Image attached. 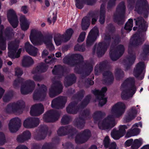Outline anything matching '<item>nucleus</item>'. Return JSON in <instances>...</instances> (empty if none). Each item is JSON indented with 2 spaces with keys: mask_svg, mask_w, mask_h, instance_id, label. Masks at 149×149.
I'll use <instances>...</instances> for the list:
<instances>
[{
  "mask_svg": "<svg viewBox=\"0 0 149 149\" xmlns=\"http://www.w3.org/2000/svg\"><path fill=\"white\" fill-rule=\"evenodd\" d=\"M92 63L86 61L84 63V77L89 75L93 70Z\"/></svg>",
  "mask_w": 149,
  "mask_h": 149,
  "instance_id": "obj_30",
  "label": "nucleus"
},
{
  "mask_svg": "<svg viewBox=\"0 0 149 149\" xmlns=\"http://www.w3.org/2000/svg\"><path fill=\"white\" fill-rule=\"evenodd\" d=\"M24 105L25 103L23 101H19L16 103L9 104L7 106L6 110L8 112H13L19 114L22 112V108Z\"/></svg>",
  "mask_w": 149,
  "mask_h": 149,
  "instance_id": "obj_9",
  "label": "nucleus"
},
{
  "mask_svg": "<svg viewBox=\"0 0 149 149\" xmlns=\"http://www.w3.org/2000/svg\"><path fill=\"white\" fill-rule=\"evenodd\" d=\"M111 38L109 34L103 35L104 42L96 44L93 49V54H96L98 57H101L104 54L107 50L108 46L110 42H112L111 50L109 52L110 56L111 59L116 61L123 54L125 51V47L123 45H119L116 47L114 45L118 43L120 41L118 36L113 35Z\"/></svg>",
  "mask_w": 149,
  "mask_h": 149,
  "instance_id": "obj_1",
  "label": "nucleus"
},
{
  "mask_svg": "<svg viewBox=\"0 0 149 149\" xmlns=\"http://www.w3.org/2000/svg\"><path fill=\"white\" fill-rule=\"evenodd\" d=\"M75 141L78 143H83V134H79L77 135L76 137Z\"/></svg>",
  "mask_w": 149,
  "mask_h": 149,
  "instance_id": "obj_44",
  "label": "nucleus"
},
{
  "mask_svg": "<svg viewBox=\"0 0 149 149\" xmlns=\"http://www.w3.org/2000/svg\"><path fill=\"white\" fill-rule=\"evenodd\" d=\"M29 38L31 42L34 45H40L44 42L47 47L50 50H52L54 49L52 42V36L45 38L40 31L33 29L31 31Z\"/></svg>",
  "mask_w": 149,
  "mask_h": 149,
  "instance_id": "obj_4",
  "label": "nucleus"
},
{
  "mask_svg": "<svg viewBox=\"0 0 149 149\" xmlns=\"http://www.w3.org/2000/svg\"><path fill=\"white\" fill-rule=\"evenodd\" d=\"M59 115L52 110L48 111L43 116L44 120L47 122L54 121L57 120Z\"/></svg>",
  "mask_w": 149,
  "mask_h": 149,
  "instance_id": "obj_18",
  "label": "nucleus"
},
{
  "mask_svg": "<svg viewBox=\"0 0 149 149\" xmlns=\"http://www.w3.org/2000/svg\"><path fill=\"white\" fill-rule=\"evenodd\" d=\"M127 128V127L125 125H120L119 127V130H118L123 136L126 132L125 129Z\"/></svg>",
  "mask_w": 149,
  "mask_h": 149,
  "instance_id": "obj_42",
  "label": "nucleus"
},
{
  "mask_svg": "<svg viewBox=\"0 0 149 149\" xmlns=\"http://www.w3.org/2000/svg\"><path fill=\"white\" fill-rule=\"evenodd\" d=\"M135 80L133 78H129L125 80L121 85V97L123 100H127L132 97L136 91L134 85Z\"/></svg>",
  "mask_w": 149,
  "mask_h": 149,
  "instance_id": "obj_5",
  "label": "nucleus"
},
{
  "mask_svg": "<svg viewBox=\"0 0 149 149\" xmlns=\"http://www.w3.org/2000/svg\"><path fill=\"white\" fill-rule=\"evenodd\" d=\"M148 9L149 7L146 0H138L136 3V9L137 10H140L141 8L144 10Z\"/></svg>",
  "mask_w": 149,
  "mask_h": 149,
  "instance_id": "obj_28",
  "label": "nucleus"
},
{
  "mask_svg": "<svg viewBox=\"0 0 149 149\" xmlns=\"http://www.w3.org/2000/svg\"><path fill=\"white\" fill-rule=\"evenodd\" d=\"M35 86L34 82L31 80L26 81L21 87V92L22 94H26L32 91Z\"/></svg>",
  "mask_w": 149,
  "mask_h": 149,
  "instance_id": "obj_12",
  "label": "nucleus"
},
{
  "mask_svg": "<svg viewBox=\"0 0 149 149\" xmlns=\"http://www.w3.org/2000/svg\"><path fill=\"white\" fill-rule=\"evenodd\" d=\"M118 130L113 131L111 133V136L114 139L118 140L123 136Z\"/></svg>",
  "mask_w": 149,
  "mask_h": 149,
  "instance_id": "obj_37",
  "label": "nucleus"
},
{
  "mask_svg": "<svg viewBox=\"0 0 149 149\" xmlns=\"http://www.w3.org/2000/svg\"><path fill=\"white\" fill-rule=\"evenodd\" d=\"M56 17L55 16V15L53 14L52 17H50L48 18V20L50 23H51L52 22L54 23L56 21Z\"/></svg>",
  "mask_w": 149,
  "mask_h": 149,
  "instance_id": "obj_56",
  "label": "nucleus"
},
{
  "mask_svg": "<svg viewBox=\"0 0 149 149\" xmlns=\"http://www.w3.org/2000/svg\"><path fill=\"white\" fill-rule=\"evenodd\" d=\"M15 75L17 77L21 76L23 74L22 70L18 68H16L15 69Z\"/></svg>",
  "mask_w": 149,
  "mask_h": 149,
  "instance_id": "obj_53",
  "label": "nucleus"
},
{
  "mask_svg": "<svg viewBox=\"0 0 149 149\" xmlns=\"http://www.w3.org/2000/svg\"><path fill=\"white\" fill-rule=\"evenodd\" d=\"M34 61L33 59L29 56H24L22 60V65L24 67H28L33 64Z\"/></svg>",
  "mask_w": 149,
  "mask_h": 149,
  "instance_id": "obj_29",
  "label": "nucleus"
},
{
  "mask_svg": "<svg viewBox=\"0 0 149 149\" xmlns=\"http://www.w3.org/2000/svg\"><path fill=\"white\" fill-rule=\"evenodd\" d=\"M7 17L9 22L14 28H16L18 26L19 21L16 13L13 9H10L8 11Z\"/></svg>",
  "mask_w": 149,
  "mask_h": 149,
  "instance_id": "obj_11",
  "label": "nucleus"
},
{
  "mask_svg": "<svg viewBox=\"0 0 149 149\" xmlns=\"http://www.w3.org/2000/svg\"><path fill=\"white\" fill-rule=\"evenodd\" d=\"M84 19L86 20V22H84V30L88 29L90 25V18L87 17H86Z\"/></svg>",
  "mask_w": 149,
  "mask_h": 149,
  "instance_id": "obj_52",
  "label": "nucleus"
},
{
  "mask_svg": "<svg viewBox=\"0 0 149 149\" xmlns=\"http://www.w3.org/2000/svg\"><path fill=\"white\" fill-rule=\"evenodd\" d=\"M20 42L19 39L16 40L15 42L9 43L8 44V56L12 58H18L21 52V49H19L17 52L18 47V44Z\"/></svg>",
  "mask_w": 149,
  "mask_h": 149,
  "instance_id": "obj_7",
  "label": "nucleus"
},
{
  "mask_svg": "<svg viewBox=\"0 0 149 149\" xmlns=\"http://www.w3.org/2000/svg\"><path fill=\"white\" fill-rule=\"evenodd\" d=\"M39 123V120L38 118H29L25 120L23 125L26 128H32L37 126Z\"/></svg>",
  "mask_w": 149,
  "mask_h": 149,
  "instance_id": "obj_17",
  "label": "nucleus"
},
{
  "mask_svg": "<svg viewBox=\"0 0 149 149\" xmlns=\"http://www.w3.org/2000/svg\"><path fill=\"white\" fill-rule=\"evenodd\" d=\"M136 25L139 26V30L141 31L144 32L146 31L148 27V24L144 21L143 17H138L134 19Z\"/></svg>",
  "mask_w": 149,
  "mask_h": 149,
  "instance_id": "obj_20",
  "label": "nucleus"
},
{
  "mask_svg": "<svg viewBox=\"0 0 149 149\" xmlns=\"http://www.w3.org/2000/svg\"><path fill=\"white\" fill-rule=\"evenodd\" d=\"M68 130V127H60L58 130L57 132L59 135H63L65 134L64 132Z\"/></svg>",
  "mask_w": 149,
  "mask_h": 149,
  "instance_id": "obj_45",
  "label": "nucleus"
},
{
  "mask_svg": "<svg viewBox=\"0 0 149 149\" xmlns=\"http://www.w3.org/2000/svg\"><path fill=\"white\" fill-rule=\"evenodd\" d=\"M106 65V63L105 62H103L99 64H97L95 68V74L96 75H99L103 70L104 72L103 73V80L104 82V83L106 84H110L113 82V77L110 72L104 71Z\"/></svg>",
  "mask_w": 149,
  "mask_h": 149,
  "instance_id": "obj_6",
  "label": "nucleus"
},
{
  "mask_svg": "<svg viewBox=\"0 0 149 149\" xmlns=\"http://www.w3.org/2000/svg\"><path fill=\"white\" fill-rule=\"evenodd\" d=\"M92 24H94L96 22L98 17V15L96 13H94L92 15Z\"/></svg>",
  "mask_w": 149,
  "mask_h": 149,
  "instance_id": "obj_54",
  "label": "nucleus"
},
{
  "mask_svg": "<svg viewBox=\"0 0 149 149\" xmlns=\"http://www.w3.org/2000/svg\"><path fill=\"white\" fill-rule=\"evenodd\" d=\"M105 4L103 3L102 4L101 6L100 18L99 19V22L101 24H103L105 22Z\"/></svg>",
  "mask_w": 149,
  "mask_h": 149,
  "instance_id": "obj_31",
  "label": "nucleus"
},
{
  "mask_svg": "<svg viewBox=\"0 0 149 149\" xmlns=\"http://www.w3.org/2000/svg\"><path fill=\"white\" fill-rule=\"evenodd\" d=\"M142 144V140L140 138L135 139L131 147L132 149H138Z\"/></svg>",
  "mask_w": 149,
  "mask_h": 149,
  "instance_id": "obj_34",
  "label": "nucleus"
},
{
  "mask_svg": "<svg viewBox=\"0 0 149 149\" xmlns=\"http://www.w3.org/2000/svg\"><path fill=\"white\" fill-rule=\"evenodd\" d=\"M48 54V51L46 50H44L42 54V56L43 58H45V56H47Z\"/></svg>",
  "mask_w": 149,
  "mask_h": 149,
  "instance_id": "obj_63",
  "label": "nucleus"
},
{
  "mask_svg": "<svg viewBox=\"0 0 149 149\" xmlns=\"http://www.w3.org/2000/svg\"><path fill=\"white\" fill-rule=\"evenodd\" d=\"M104 146L106 148L110 147L109 139L108 136H106L104 140Z\"/></svg>",
  "mask_w": 149,
  "mask_h": 149,
  "instance_id": "obj_48",
  "label": "nucleus"
},
{
  "mask_svg": "<svg viewBox=\"0 0 149 149\" xmlns=\"http://www.w3.org/2000/svg\"><path fill=\"white\" fill-rule=\"evenodd\" d=\"M25 47L26 51L31 56H36L38 53V49L30 45L29 42L25 43Z\"/></svg>",
  "mask_w": 149,
  "mask_h": 149,
  "instance_id": "obj_24",
  "label": "nucleus"
},
{
  "mask_svg": "<svg viewBox=\"0 0 149 149\" xmlns=\"http://www.w3.org/2000/svg\"><path fill=\"white\" fill-rule=\"evenodd\" d=\"M84 115H80L79 119L77 120V126L79 128H81V126L83 125L84 121Z\"/></svg>",
  "mask_w": 149,
  "mask_h": 149,
  "instance_id": "obj_43",
  "label": "nucleus"
},
{
  "mask_svg": "<svg viewBox=\"0 0 149 149\" xmlns=\"http://www.w3.org/2000/svg\"><path fill=\"white\" fill-rule=\"evenodd\" d=\"M133 141V140L132 139L127 140L125 142V145L127 146H130L132 144Z\"/></svg>",
  "mask_w": 149,
  "mask_h": 149,
  "instance_id": "obj_61",
  "label": "nucleus"
},
{
  "mask_svg": "<svg viewBox=\"0 0 149 149\" xmlns=\"http://www.w3.org/2000/svg\"><path fill=\"white\" fill-rule=\"evenodd\" d=\"M114 19L115 21L117 22L119 24H122L124 22L123 18L119 15L114 14L113 16Z\"/></svg>",
  "mask_w": 149,
  "mask_h": 149,
  "instance_id": "obj_38",
  "label": "nucleus"
},
{
  "mask_svg": "<svg viewBox=\"0 0 149 149\" xmlns=\"http://www.w3.org/2000/svg\"><path fill=\"white\" fill-rule=\"evenodd\" d=\"M70 120V118L68 116L65 115L63 116L61 120V122L63 124H68Z\"/></svg>",
  "mask_w": 149,
  "mask_h": 149,
  "instance_id": "obj_49",
  "label": "nucleus"
},
{
  "mask_svg": "<svg viewBox=\"0 0 149 149\" xmlns=\"http://www.w3.org/2000/svg\"><path fill=\"white\" fill-rule=\"evenodd\" d=\"M21 125V120L17 118L11 119L9 124V127L10 131L15 132L18 130Z\"/></svg>",
  "mask_w": 149,
  "mask_h": 149,
  "instance_id": "obj_19",
  "label": "nucleus"
},
{
  "mask_svg": "<svg viewBox=\"0 0 149 149\" xmlns=\"http://www.w3.org/2000/svg\"><path fill=\"white\" fill-rule=\"evenodd\" d=\"M62 86L61 84L56 87H52L49 90V95L51 97H54L57 94L61 93L62 90Z\"/></svg>",
  "mask_w": 149,
  "mask_h": 149,
  "instance_id": "obj_25",
  "label": "nucleus"
},
{
  "mask_svg": "<svg viewBox=\"0 0 149 149\" xmlns=\"http://www.w3.org/2000/svg\"><path fill=\"white\" fill-rule=\"evenodd\" d=\"M99 36V30L97 28L94 27L90 31L87 37L86 44L88 46L91 45Z\"/></svg>",
  "mask_w": 149,
  "mask_h": 149,
  "instance_id": "obj_13",
  "label": "nucleus"
},
{
  "mask_svg": "<svg viewBox=\"0 0 149 149\" xmlns=\"http://www.w3.org/2000/svg\"><path fill=\"white\" fill-rule=\"evenodd\" d=\"M149 52V45L145 44L143 46V52L141 54L142 58L144 60L148 59V54Z\"/></svg>",
  "mask_w": 149,
  "mask_h": 149,
  "instance_id": "obj_32",
  "label": "nucleus"
},
{
  "mask_svg": "<svg viewBox=\"0 0 149 149\" xmlns=\"http://www.w3.org/2000/svg\"><path fill=\"white\" fill-rule=\"evenodd\" d=\"M20 25L21 29L23 31L27 30L29 28L31 21L27 19L24 15H21L19 18Z\"/></svg>",
  "mask_w": 149,
  "mask_h": 149,
  "instance_id": "obj_23",
  "label": "nucleus"
},
{
  "mask_svg": "<svg viewBox=\"0 0 149 149\" xmlns=\"http://www.w3.org/2000/svg\"><path fill=\"white\" fill-rule=\"evenodd\" d=\"M125 104L121 102L115 104L111 108L110 114L104 118L100 120L98 123L99 128L101 130L111 129L116 123L115 118L121 116L125 112Z\"/></svg>",
  "mask_w": 149,
  "mask_h": 149,
  "instance_id": "obj_2",
  "label": "nucleus"
},
{
  "mask_svg": "<svg viewBox=\"0 0 149 149\" xmlns=\"http://www.w3.org/2000/svg\"><path fill=\"white\" fill-rule=\"evenodd\" d=\"M91 136L90 131L88 130H84V142L87 141Z\"/></svg>",
  "mask_w": 149,
  "mask_h": 149,
  "instance_id": "obj_46",
  "label": "nucleus"
},
{
  "mask_svg": "<svg viewBox=\"0 0 149 149\" xmlns=\"http://www.w3.org/2000/svg\"><path fill=\"white\" fill-rule=\"evenodd\" d=\"M116 0H109L108 3L107 7L108 10L111 9L115 5Z\"/></svg>",
  "mask_w": 149,
  "mask_h": 149,
  "instance_id": "obj_50",
  "label": "nucleus"
},
{
  "mask_svg": "<svg viewBox=\"0 0 149 149\" xmlns=\"http://www.w3.org/2000/svg\"><path fill=\"white\" fill-rule=\"evenodd\" d=\"M133 19H129L125 25V29L129 31H131L133 26Z\"/></svg>",
  "mask_w": 149,
  "mask_h": 149,
  "instance_id": "obj_39",
  "label": "nucleus"
},
{
  "mask_svg": "<svg viewBox=\"0 0 149 149\" xmlns=\"http://www.w3.org/2000/svg\"><path fill=\"white\" fill-rule=\"evenodd\" d=\"M91 99V96L88 95L84 99V106L87 105Z\"/></svg>",
  "mask_w": 149,
  "mask_h": 149,
  "instance_id": "obj_60",
  "label": "nucleus"
},
{
  "mask_svg": "<svg viewBox=\"0 0 149 149\" xmlns=\"http://www.w3.org/2000/svg\"><path fill=\"white\" fill-rule=\"evenodd\" d=\"M107 90V88L104 87L102 88L101 91L95 90L93 91V93L96 96L99 102V105L101 107L105 104L107 101V98L104 96V93L106 92Z\"/></svg>",
  "mask_w": 149,
  "mask_h": 149,
  "instance_id": "obj_10",
  "label": "nucleus"
},
{
  "mask_svg": "<svg viewBox=\"0 0 149 149\" xmlns=\"http://www.w3.org/2000/svg\"><path fill=\"white\" fill-rule=\"evenodd\" d=\"M54 58H52L50 56H48V58L45 59V62L47 63H52L54 61Z\"/></svg>",
  "mask_w": 149,
  "mask_h": 149,
  "instance_id": "obj_58",
  "label": "nucleus"
},
{
  "mask_svg": "<svg viewBox=\"0 0 149 149\" xmlns=\"http://www.w3.org/2000/svg\"><path fill=\"white\" fill-rule=\"evenodd\" d=\"M47 88L45 86L42 85L38 90L35 91L33 94V98L35 100H43L46 94Z\"/></svg>",
  "mask_w": 149,
  "mask_h": 149,
  "instance_id": "obj_15",
  "label": "nucleus"
},
{
  "mask_svg": "<svg viewBox=\"0 0 149 149\" xmlns=\"http://www.w3.org/2000/svg\"><path fill=\"white\" fill-rule=\"evenodd\" d=\"M146 39L145 36L138 37L137 34H135L131 38L129 46L128 53L129 57L124 60L123 63L126 69H128L130 66L134 63L136 58L134 47L139 45H141Z\"/></svg>",
  "mask_w": 149,
  "mask_h": 149,
  "instance_id": "obj_3",
  "label": "nucleus"
},
{
  "mask_svg": "<svg viewBox=\"0 0 149 149\" xmlns=\"http://www.w3.org/2000/svg\"><path fill=\"white\" fill-rule=\"evenodd\" d=\"M67 112L69 113L75 114L77 113V110L74 103L70 104L66 108Z\"/></svg>",
  "mask_w": 149,
  "mask_h": 149,
  "instance_id": "obj_33",
  "label": "nucleus"
},
{
  "mask_svg": "<svg viewBox=\"0 0 149 149\" xmlns=\"http://www.w3.org/2000/svg\"><path fill=\"white\" fill-rule=\"evenodd\" d=\"M84 40V33L82 32L80 34L78 39V41L79 42H83Z\"/></svg>",
  "mask_w": 149,
  "mask_h": 149,
  "instance_id": "obj_59",
  "label": "nucleus"
},
{
  "mask_svg": "<svg viewBox=\"0 0 149 149\" xmlns=\"http://www.w3.org/2000/svg\"><path fill=\"white\" fill-rule=\"evenodd\" d=\"M44 107L41 104L33 105L31 108L30 114L32 116H38L43 113Z\"/></svg>",
  "mask_w": 149,
  "mask_h": 149,
  "instance_id": "obj_21",
  "label": "nucleus"
},
{
  "mask_svg": "<svg viewBox=\"0 0 149 149\" xmlns=\"http://www.w3.org/2000/svg\"><path fill=\"white\" fill-rule=\"evenodd\" d=\"M31 134L28 131L24 132L22 135H19L17 138L18 141L22 142L25 141L30 139L31 137Z\"/></svg>",
  "mask_w": 149,
  "mask_h": 149,
  "instance_id": "obj_27",
  "label": "nucleus"
},
{
  "mask_svg": "<svg viewBox=\"0 0 149 149\" xmlns=\"http://www.w3.org/2000/svg\"><path fill=\"white\" fill-rule=\"evenodd\" d=\"M16 149H28L25 146L19 145L17 147Z\"/></svg>",
  "mask_w": 149,
  "mask_h": 149,
  "instance_id": "obj_64",
  "label": "nucleus"
},
{
  "mask_svg": "<svg viewBox=\"0 0 149 149\" xmlns=\"http://www.w3.org/2000/svg\"><path fill=\"white\" fill-rule=\"evenodd\" d=\"M145 68L144 64L143 62H139L136 65L134 70V75L136 77H138L140 75H141V77H139V79H142L144 76V72L143 70Z\"/></svg>",
  "mask_w": 149,
  "mask_h": 149,
  "instance_id": "obj_14",
  "label": "nucleus"
},
{
  "mask_svg": "<svg viewBox=\"0 0 149 149\" xmlns=\"http://www.w3.org/2000/svg\"><path fill=\"white\" fill-rule=\"evenodd\" d=\"M106 115V113L104 112H102L100 111H97L95 112L93 114V117L94 120L95 122L99 120L100 118Z\"/></svg>",
  "mask_w": 149,
  "mask_h": 149,
  "instance_id": "obj_35",
  "label": "nucleus"
},
{
  "mask_svg": "<svg viewBox=\"0 0 149 149\" xmlns=\"http://www.w3.org/2000/svg\"><path fill=\"white\" fill-rule=\"evenodd\" d=\"M76 6L79 9L83 8L84 3V0H76Z\"/></svg>",
  "mask_w": 149,
  "mask_h": 149,
  "instance_id": "obj_47",
  "label": "nucleus"
},
{
  "mask_svg": "<svg viewBox=\"0 0 149 149\" xmlns=\"http://www.w3.org/2000/svg\"><path fill=\"white\" fill-rule=\"evenodd\" d=\"M90 117L89 111L88 109H86L84 110V119H87Z\"/></svg>",
  "mask_w": 149,
  "mask_h": 149,
  "instance_id": "obj_57",
  "label": "nucleus"
},
{
  "mask_svg": "<svg viewBox=\"0 0 149 149\" xmlns=\"http://www.w3.org/2000/svg\"><path fill=\"white\" fill-rule=\"evenodd\" d=\"M117 11L124 14L125 10V6L124 2H122L119 5L117 8Z\"/></svg>",
  "mask_w": 149,
  "mask_h": 149,
  "instance_id": "obj_41",
  "label": "nucleus"
},
{
  "mask_svg": "<svg viewBox=\"0 0 149 149\" xmlns=\"http://www.w3.org/2000/svg\"><path fill=\"white\" fill-rule=\"evenodd\" d=\"M61 68V67L60 65H58L57 66H55L54 69L52 70L53 73L54 74H56L58 72L60 71Z\"/></svg>",
  "mask_w": 149,
  "mask_h": 149,
  "instance_id": "obj_55",
  "label": "nucleus"
},
{
  "mask_svg": "<svg viewBox=\"0 0 149 149\" xmlns=\"http://www.w3.org/2000/svg\"><path fill=\"white\" fill-rule=\"evenodd\" d=\"M138 126V124H135L131 129L129 130L127 132L126 135V137H129L138 135L140 132V130L137 127Z\"/></svg>",
  "mask_w": 149,
  "mask_h": 149,
  "instance_id": "obj_26",
  "label": "nucleus"
},
{
  "mask_svg": "<svg viewBox=\"0 0 149 149\" xmlns=\"http://www.w3.org/2000/svg\"><path fill=\"white\" fill-rule=\"evenodd\" d=\"M137 113V111L135 107H131L128 110L127 113L124 118V121L128 122L133 119L136 116Z\"/></svg>",
  "mask_w": 149,
  "mask_h": 149,
  "instance_id": "obj_22",
  "label": "nucleus"
},
{
  "mask_svg": "<svg viewBox=\"0 0 149 149\" xmlns=\"http://www.w3.org/2000/svg\"><path fill=\"white\" fill-rule=\"evenodd\" d=\"M67 100V98L65 97H61L54 100L52 101V107L62 108L64 107Z\"/></svg>",
  "mask_w": 149,
  "mask_h": 149,
  "instance_id": "obj_16",
  "label": "nucleus"
},
{
  "mask_svg": "<svg viewBox=\"0 0 149 149\" xmlns=\"http://www.w3.org/2000/svg\"><path fill=\"white\" fill-rule=\"evenodd\" d=\"M73 33V30L72 29L70 28L67 29L63 35L60 34L56 35L54 38V40L56 45L58 46L61 45L62 42V39H63L65 41L69 40Z\"/></svg>",
  "mask_w": 149,
  "mask_h": 149,
  "instance_id": "obj_8",
  "label": "nucleus"
},
{
  "mask_svg": "<svg viewBox=\"0 0 149 149\" xmlns=\"http://www.w3.org/2000/svg\"><path fill=\"white\" fill-rule=\"evenodd\" d=\"M21 11L24 13H26L28 11V9L26 6H23L21 8Z\"/></svg>",
  "mask_w": 149,
  "mask_h": 149,
  "instance_id": "obj_62",
  "label": "nucleus"
},
{
  "mask_svg": "<svg viewBox=\"0 0 149 149\" xmlns=\"http://www.w3.org/2000/svg\"><path fill=\"white\" fill-rule=\"evenodd\" d=\"M115 74L117 79H119L123 77L124 75L123 71L120 69H117L116 70Z\"/></svg>",
  "mask_w": 149,
  "mask_h": 149,
  "instance_id": "obj_40",
  "label": "nucleus"
},
{
  "mask_svg": "<svg viewBox=\"0 0 149 149\" xmlns=\"http://www.w3.org/2000/svg\"><path fill=\"white\" fill-rule=\"evenodd\" d=\"M47 67L46 64H42L37 67L36 69V72H44L47 70Z\"/></svg>",
  "mask_w": 149,
  "mask_h": 149,
  "instance_id": "obj_36",
  "label": "nucleus"
},
{
  "mask_svg": "<svg viewBox=\"0 0 149 149\" xmlns=\"http://www.w3.org/2000/svg\"><path fill=\"white\" fill-rule=\"evenodd\" d=\"M5 142L6 140L4 134L2 133H0V145H3Z\"/></svg>",
  "mask_w": 149,
  "mask_h": 149,
  "instance_id": "obj_51",
  "label": "nucleus"
}]
</instances>
